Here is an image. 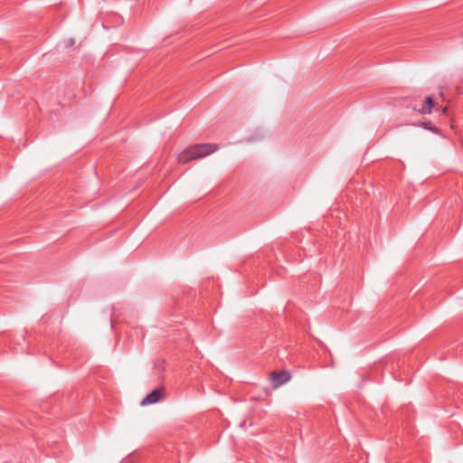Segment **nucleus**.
Returning a JSON list of instances; mask_svg holds the SVG:
<instances>
[{
    "label": "nucleus",
    "mask_w": 463,
    "mask_h": 463,
    "mask_svg": "<svg viewBox=\"0 0 463 463\" xmlns=\"http://www.w3.org/2000/svg\"><path fill=\"white\" fill-rule=\"evenodd\" d=\"M218 146L215 144H197L188 146L177 156L179 164H186L192 160L204 157L217 151Z\"/></svg>",
    "instance_id": "nucleus-1"
},
{
    "label": "nucleus",
    "mask_w": 463,
    "mask_h": 463,
    "mask_svg": "<svg viewBox=\"0 0 463 463\" xmlns=\"http://www.w3.org/2000/svg\"><path fill=\"white\" fill-rule=\"evenodd\" d=\"M272 386L278 388L290 380V374L287 371L272 372L270 374Z\"/></svg>",
    "instance_id": "nucleus-2"
},
{
    "label": "nucleus",
    "mask_w": 463,
    "mask_h": 463,
    "mask_svg": "<svg viewBox=\"0 0 463 463\" xmlns=\"http://www.w3.org/2000/svg\"><path fill=\"white\" fill-rule=\"evenodd\" d=\"M165 394V391L163 388H157L153 390L150 393H148L141 402V405H149L158 402Z\"/></svg>",
    "instance_id": "nucleus-3"
},
{
    "label": "nucleus",
    "mask_w": 463,
    "mask_h": 463,
    "mask_svg": "<svg viewBox=\"0 0 463 463\" xmlns=\"http://www.w3.org/2000/svg\"><path fill=\"white\" fill-rule=\"evenodd\" d=\"M433 107L434 100L432 97L429 96L426 98L424 104H421L420 107L415 106L413 109L420 114H430Z\"/></svg>",
    "instance_id": "nucleus-4"
},
{
    "label": "nucleus",
    "mask_w": 463,
    "mask_h": 463,
    "mask_svg": "<svg viewBox=\"0 0 463 463\" xmlns=\"http://www.w3.org/2000/svg\"><path fill=\"white\" fill-rule=\"evenodd\" d=\"M421 127L435 134H439V129L437 127L433 126L430 121L423 122L421 124Z\"/></svg>",
    "instance_id": "nucleus-5"
},
{
    "label": "nucleus",
    "mask_w": 463,
    "mask_h": 463,
    "mask_svg": "<svg viewBox=\"0 0 463 463\" xmlns=\"http://www.w3.org/2000/svg\"><path fill=\"white\" fill-rule=\"evenodd\" d=\"M74 44V40L70 39L66 43V47L72 46Z\"/></svg>",
    "instance_id": "nucleus-6"
},
{
    "label": "nucleus",
    "mask_w": 463,
    "mask_h": 463,
    "mask_svg": "<svg viewBox=\"0 0 463 463\" xmlns=\"http://www.w3.org/2000/svg\"><path fill=\"white\" fill-rule=\"evenodd\" d=\"M442 113L447 115V113H448V108L447 107L442 109Z\"/></svg>",
    "instance_id": "nucleus-7"
}]
</instances>
